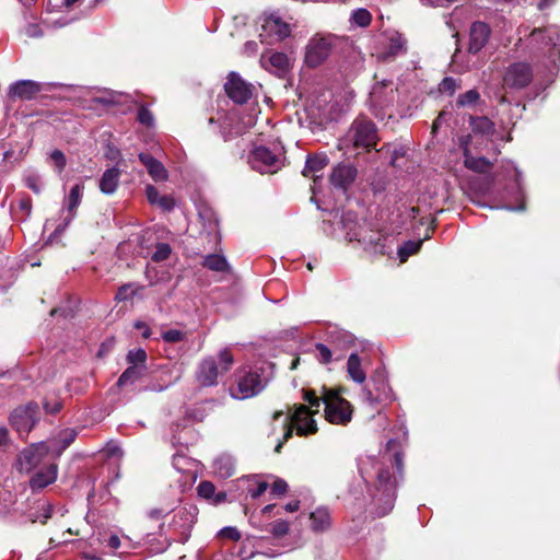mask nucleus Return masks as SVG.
<instances>
[{
  "label": "nucleus",
  "instance_id": "nucleus-50",
  "mask_svg": "<svg viewBox=\"0 0 560 560\" xmlns=\"http://www.w3.org/2000/svg\"><path fill=\"white\" fill-rule=\"evenodd\" d=\"M457 89L456 80L453 78H444L440 83V91L448 94H453Z\"/></svg>",
  "mask_w": 560,
  "mask_h": 560
},
{
  "label": "nucleus",
  "instance_id": "nucleus-21",
  "mask_svg": "<svg viewBox=\"0 0 560 560\" xmlns=\"http://www.w3.org/2000/svg\"><path fill=\"white\" fill-rule=\"evenodd\" d=\"M468 138H462L460 147L463 149L464 154V165L474 172L477 173H486L492 167V163L482 156L476 158L470 153L468 148Z\"/></svg>",
  "mask_w": 560,
  "mask_h": 560
},
{
  "label": "nucleus",
  "instance_id": "nucleus-43",
  "mask_svg": "<svg viewBox=\"0 0 560 560\" xmlns=\"http://www.w3.org/2000/svg\"><path fill=\"white\" fill-rule=\"evenodd\" d=\"M289 523L282 520L276 521L269 525V532L276 538H281L289 533Z\"/></svg>",
  "mask_w": 560,
  "mask_h": 560
},
{
  "label": "nucleus",
  "instance_id": "nucleus-26",
  "mask_svg": "<svg viewBox=\"0 0 560 560\" xmlns=\"http://www.w3.org/2000/svg\"><path fill=\"white\" fill-rule=\"evenodd\" d=\"M120 170L118 167H112L106 170L100 179V190L105 195H113L119 184Z\"/></svg>",
  "mask_w": 560,
  "mask_h": 560
},
{
  "label": "nucleus",
  "instance_id": "nucleus-16",
  "mask_svg": "<svg viewBox=\"0 0 560 560\" xmlns=\"http://www.w3.org/2000/svg\"><path fill=\"white\" fill-rule=\"evenodd\" d=\"M47 442H39L23 450L19 456V464L22 470L30 471L36 467L44 456L51 453Z\"/></svg>",
  "mask_w": 560,
  "mask_h": 560
},
{
  "label": "nucleus",
  "instance_id": "nucleus-47",
  "mask_svg": "<svg viewBox=\"0 0 560 560\" xmlns=\"http://www.w3.org/2000/svg\"><path fill=\"white\" fill-rule=\"evenodd\" d=\"M316 358L320 363L327 364L331 361V351L324 343H316Z\"/></svg>",
  "mask_w": 560,
  "mask_h": 560
},
{
  "label": "nucleus",
  "instance_id": "nucleus-56",
  "mask_svg": "<svg viewBox=\"0 0 560 560\" xmlns=\"http://www.w3.org/2000/svg\"><path fill=\"white\" fill-rule=\"evenodd\" d=\"M26 186L33 190L35 194H39L42 190V185L39 183V178L37 176H27L25 179Z\"/></svg>",
  "mask_w": 560,
  "mask_h": 560
},
{
  "label": "nucleus",
  "instance_id": "nucleus-35",
  "mask_svg": "<svg viewBox=\"0 0 560 560\" xmlns=\"http://www.w3.org/2000/svg\"><path fill=\"white\" fill-rule=\"evenodd\" d=\"M388 40H389V43H388V46H387V49L385 52V55L387 57H396L406 50V48H405L406 40L402 38V36L399 33H397V32L393 33L389 36Z\"/></svg>",
  "mask_w": 560,
  "mask_h": 560
},
{
  "label": "nucleus",
  "instance_id": "nucleus-63",
  "mask_svg": "<svg viewBox=\"0 0 560 560\" xmlns=\"http://www.w3.org/2000/svg\"><path fill=\"white\" fill-rule=\"evenodd\" d=\"M107 546L112 549H118L120 547V538L117 535H112L108 538Z\"/></svg>",
  "mask_w": 560,
  "mask_h": 560
},
{
  "label": "nucleus",
  "instance_id": "nucleus-37",
  "mask_svg": "<svg viewBox=\"0 0 560 560\" xmlns=\"http://www.w3.org/2000/svg\"><path fill=\"white\" fill-rule=\"evenodd\" d=\"M470 125L475 132L490 135L494 130V124L487 117H471Z\"/></svg>",
  "mask_w": 560,
  "mask_h": 560
},
{
  "label": "nucleus",
  "instance_id": "nucleus-19",
  "mask_svg": "<svg viewBox=\"0 0 560 560\" xmlns=\"http://www.w3.org/2000/svg\"><path fill=\"white\" fill-rule=\"evenodd\" d=\"M387 237L377 231H363L360 229L359 236L354 240L361 243L364 246V249L372 252L374 254L384 255L385 250V242Z\"/></svg>",
  "mask_w": 560,
  "mask_h": 560
},
{
  "label": "nucleus",
  "instance_id": "nucleus-6",
  "mask_svg": "<svg viewBox=\"0 0 560 560\" xmlns=\"http://www.w3.org/2000/svg\"><path fill=\"white\" fill-rule=\"evenodd\" d=\"M375 488L376 493L374 494V500L378 503H384V505L380 508L381 510L378 512V514L383 516L392 511L396 499V481L389 469L386 468L378 470Z\"/></svg>",
  "mask_w": 560,
  "mask_h": 560
},
{
  "label": "nucleus",
  "instance_id": "nucleus-64",
  "mask_svg": "<svg viewBox=\"0 0 560 560\" xmlns=\"http://www.w3.org/2000/svg\"><path fill=\"white\" fill-rule=\"evenodd\" d=\"M300 508V502L299 501H292V502H289L288 504H285L284 509L287 512H295L298 511Z\"/></svg>",
  "mask_w": 560,
  "mask_h": 560
},
{
  "label": "nucleus",
  "instance_id": "nucleus-36",
  "mask_svg": "<svg viewBox=\"0 0 560 560\" xmlns=\"http://www.w3.org/2000/svg\"><path fill=\"white\" fill-rule=\"evenodd\" d=\"M202 266L213 271H225L229 268L226 259L217 254L208 255L203 258Z\"/></svg>",
  "mask_w": 560,
  "mask_h": 560
},
{
  "label": "nucleus",
  "instance_id": "nucleus-31",
  "mask_svg": "<svg viewBox=\"0 0 560 560\" xmlns=\"http://www.w3.org/2000/svg\"><path fill=\"white\" fill-rule=\"evenodd\" d=\"M311 527L315 532H323L330 526V514L327 509L318 508L311 513Z\"/></svg>",
  "mask_w": 560,
  "mask_h": 560
},
{
  "label": "nucleus",
  "instance_id": "nucleus-39",
  "mask_svg": "<svg viewBox=\"0 0 560 560\" xmlns=\"http://www.w3.org/2000/svg\"><path fill=\"white\" fill-rule=\"evenodd\" d=\"M371 13L365 9H357L351 14V21L360 27L368 26L371 23Z\"/></svg>",
  "mask_w": 560,
  "mask_h": 560
},
{
  "label": "nucleus",
  "instance_id": "nucleus-8",
  "mask_svg": "<svg viewBox=\"0 0 560 560\" xmlns=\"http://www.w3.org/2000/svg\"><path fill=\"white\" fill-rule=\"evenodd\" d=\"M284 425L287 431L284 433V441L292 435V427L296 429L299 435H307L317 432V425L312 418L308 407L304 405L296 406L294 413L285 419Z\"/></svg>",
  "mask_w": 560,
  "mask_h": 560
},
{
  "label": "nucleus",
  "instance_id": "nucleus-29",
  "mask_svg": "<svg viewBox=\"0 0 560 560\" xmlns=\"http://www.w3.org/2000/svg\"><path fill=\"white\" fill-rule=\"evenodd\" d=\"M213 470L221 478H229L235 471V462L231 455L221 454L213 460Z\"/></svg>",
  "mask_w": 560,
  "mask_h": 560
},
{
  "label": "nucleus",
  "instance_id": "nucleus-41",
  "mask_svg": "<svg viewBox=\"0 0 560 560\" xmlns=\"http://www.w3.org/2000/svg\"><path fill=\"white\" fill-rule=\"evenodd\" d=\"M480 98V95L477 90L472 89L469 90L460 95H458L457 98V105L465 107V106H471L475 105Z\"/></svg>",
  "mask_w": 560,
  "mask_h": 560
},
{
  "label": "nucleus",
  "instance_id": "nucleus-61",
  "mask_svg": "<svg viewBox=\"0 0 560 560\" xmlns=\"http://www.w3.org/2000/svg\"><path fill=\"white\" fill-rule=\"evenodd\" d=\"M258 50V45L256 42L254 40H248L245 43L244 45V54H246L247 56H253L257 52Z\"/></svg>",
  "mask_w": 560,
  "mask_h": 560
},
{
  "label": "nucleus",
  "instance_id": "nucleus-1",
  "mask_svg": "<svg viewBox=\"0 0 560 560\" xmlns=\"http://www.w3.org/2000/svg\"><path fill=\"white\" fill-rule=\"evenodd\" d=\"M378 141L375 124L363 116L353 120L346 135L339 139L338 149L346 153L350 150L371 151Z\"/></svg>",
  "mask_w": 560,
  "mask_h": 560
},
{
  "label": "nucleus",
  "instance_id": "nucleus-7",
  "mask_svg": "<svg viewBox=\"0 0 560 560\" xmlns=\"http://www.w3.org/2000/svg\"><path fill=\"white\" fill-rule=\"evenodd\" d=\"M261 21V33L259 34L261 43L273 44L289 36L290 26L282 21L278 13H264Z\"/></svg>",
  "mask_w": 560,
  "mask_h": 560
},
{
  "label": "nucleus",
  "instance_id": "nucleus-58",
  "mask_svg": "<svg viewBox=\"0 0 560 560\" xmlns=\"http://www.w3.org/2000/svg\"><path fill=\"white\" fill-rule=\"evenodd\" d=\"M25 34L28 37H40L43 35V31L38 24L31 23L25 27Z\"/></svg>",
  "mask_w": 560,
  "mask_h": 560
},
{
  "label": "nucleus",
  "instance_id": "nucleus-11",
  "mask_svg": "<svg viewBox=\"0 0 560 560\" xmlns=\"http://www.w3.org/2000/svg\"><path fill=\"white\" fill-rule=\"evenodd\" d=\"M197 515L198 509L194 504H185L174 514L171 526L179 533V542L185 544L190 537V532L197 520Z\"/></svg>",
  "mask_w": 560,
  "mask_h": 560
},
{
  "label": "nucleus",
  "instance_id": "nucleus-22",
  "mask_svg": "<svg viewBox=\"0 0 560 560\" xmlns=\"http://www.w3.org/2000/svg\"><path fill=\"white\" fill-rule=\"evenodd\" d=\"M58 466L49 464L45 468L38 470L30 480V486L33 490H39L48 485L55 482L57 479Z\"/></svg>",
  "mask_w": 560,
  "mask_h": 560
},
{
  "label": "nucleus",
  "instance_id": "nucleus-30",
  "mask_svg": "<svg viewBox=\"0 0 560 560\" xmlns=\"http://www.w3.org/2000/svg\"><path fill=\"white\" fill-rule=\"evenodd\" d=\"M147 371V365H135L127 368L117 381V386L124 387L132 385L143 377Z\"/></svg>",
  "mask_w": 560,
  "mask_h": 560
},
{
  "label": "nucleus",
  "instance_id": "nucleus-60",
  "mask_svg": "<svg viewBox=\"0 0 560 560\" xmlns=\"http://www.w3.org/2000/svg\"><path fill=\"white\" fill-rule=\"evenodd\" d=\"M268 489V483L266 481H261L258 483L257 488L254 490H249L250 497L253 499H257Z\"/></svg>",
  "mask_w": 560,
  "mask_h": 560
},
{
  "label": "nucleus",
  "instance_id": "nucleus-10",
  "mask_svg": "<svg viewBox=\"0 0 560 560\" xmlns=\"http://www.w3.org/2000/svg\"><path fill=\"white\" fill-rule=\"evenodd\" d=\"M533 80V69L529 63L518 61L506 67L503 73V88L522 90Z\"/></svg>",
  "mask_w": 560,
  "mask_h": 560
},
{
  "label": "nucleus",
  "instance_id": "nucleus-15",
  "mask_svg": "<svg viewBox=\"0 0 560 560\" xmlns=\"http://www.w3.org/2000/svg\"><path fill=\"white\" fill-rule=\"evenodd\" d=\"M222 373L214 358L202 359L196 369L195 377L199 386L209 387L218 383V376Z\"/></svg>",
  "mask_w": 560,
  "mask_h": 560
},
{
  "label": "nucleus",
  "instance_id": "nucleus-44",
  "mask_svg": "<svg viewBox=\"0 0 560 560\" xmlns=\"http://www.w3.org/2000/svg\"><path fill=\"white\" fill-rule=\"evenodd\" d=\"M171 246L166 243L156 244L155 252L152 254V260L160 262L167 259L171 255Z\"/></svg>",
  "mask_w": 560,
  "mask_h": 560
},
{
  "label": "nucleus",
  "instance_id": "nucleus-9",
  "mask_svg": "<svg viewBox=\"0 0 560 560\" xmlns=\"http://www.w3.org/2000/svg\"><path fill=\"white\" fill-rule=\"evenodd\" d=\"M39 420V408L35 402L18 407L11 413L10 421L12 427L21 436L27 435Z\"/></svg>",
  "mask_w": 560,
  "mask_h": 560
},
{
  "label": "nucleus",
  "instance_id": "nucleus-49",
  "mask_svg": "<svg viewBox=\"0 0 560 560\" xmlns=\"http://www.w3.org/2000/svg\"><path fill=\"white\" fill-rule=\"evenodd\" d=\"M219 360H220V365H221V370L220 371L222 373L229 371L231 365L234 362L233 355H232V353L229 350H222L219 353Z\"/></svg>",
  "mask_w": 560,
  "mask_h": 560
},
{
  "label": "nucleus",
  "instance_id": "nucleus-12",
  "mask_svg": "<svg viewBox=\"0 0 560 560\" xmlns=\"http://www.w3.org/2000/svg\"><path fill=\"white\" fill-rule=\"evenodd\" d=\"M252 167L260 173H275L281 165V155L271 152L266 147H258L249 155Z\"/></svg>",
  "mask_w": 560,
  "mask_h": 560
},
{
  "label": "nucleus",
  "instance_id": "nucleus-46",
  "mask_svg": "<svg viewBox=\"0 0 560 560\" xmlns=\"http://www.w3.org/2000/svg\"><path fill=\"white\" fill-rule=\"evenodd\" d=\"M138 121L147 127H152L154 125L153 114L145 106H141L138 110Z\"/></svg>",
  "mask_w": 560,
  "mask_h": 560
},
{
  "label": "nucleus",
  "instance_id": "nucleus-48",
  "mask_svg": "<svg viewBox=\"0 0 560 560\" xmlns=\"http://www.w3.org/2000/svg\"><path fill=\"white\" fill-rule=\"evenodd\" d=\"M50 159L52 160L57 172L60 174L67 164L65 154L60 150H55L51 152Z\"/></svg>",
  "mask_w": 560,
  "mask_h": 560
},
{
  "label": "nucleus",
  "instance_id": "nucleus-27",
  "mask_svg": "<svg viewBox=\"0 0 560 560\" xmlns=\"http://www.w3.org/2000/svg\"><path fill=\"white\" fill-rule=\"evenodd\" d=\"M84 191V185L83 184H75L69 192V196L66 200V209L68 211V215L66 218V223L68 224L70 221H72L77 213V208L81 203L82 196Z\"/></svg>",
  "mask_w": 560,
  "mask_h": 560
},
{
  "label": "nucleus",
  "instance_id": "nucleus-54",
  "mask_svg": "<svg viewBox=\"0 0 560 560\" xmlns=\"http://www.w3.org/2000/svg\"><path fill=\"white\" fill-rule=\"evenodd\" d=\"M156 205L164 211H171L175 207V200L171 195H165L161 197Z\"/></svg>",
  "mask_w": 560,
  "mask_h": 560
},
{
  "label": "nucleus",
  "instance_id": "nucleus-2",
  "mask_svg": "<svg viewBox=\"0 0 560 560\" xmlns=\"http://www.w3.org/2000/svg\"><path fill=\"white\" fill-rule=\"evenodd\" d=\"M527 48L533 58H547L553 68H557V62H560V28L557 25H550L533 30Z\"/></svg>",
  "mask_w": 560,
  "mask_h": 560
},
{
  "label": "nucleus",
  "instance_id": "nucleus-23",
  "mask_svg": "<svg viewBox=\"0 0 560 560\" xmlns=\"http://www.w3.org/2000/svg\"><path fill=\"white\" fill-rule=\"evenodd\" d=\"M139 160L147 167L148 173L155 182H163L167 179L168 174L166 168L155 158L148 153H140Z\"/></svg>",
  "mask_w": 560,
  "mask_h": 560
},
{
  "label": "nucleus",
  "instance_id": "nucleus-13",
  "mask_svg": "<svg viewBox=\"0 0 560 560\" xmlns=\"http://www.w3.org/2000/svg\"><path fill=\"white\" fill-rule=\"evenodd\" d=\"M254 85L243 80L236 72H231L224 84L228 96L237 104L247 103L254 92Z\"/></svg>",
  "mask_w": 560,
  "mask_h": 560
},
{
  "label": "nucleus",
  "instance_id": "nucleus-17",
  "mask_svg": "<svg viewBox=\"0 0 560 560\" xmlns=\"http://www.w3.org/2000/svg\"><path fill=\"white\" fill-rule=\"evenodd\" d=\"M43 90L39 82L33 80H20L12 83L8 95L12 100L31 101L34 100Z\"/></svg>",
  "mask_w": 560,
  "mask_h": 560
},
{
  "label": "nucleus",
  "instance_id": "nucleus-5",
  "mask_svg": "<svg viewBox=\"0 0 560 560\" xmlns=\"http://www.w3.org/2000/svg\"><path fill=\"white\" fill-rule=\"evenodd\" d=\"M322 399L325 405V417L328 422L345 425L351 421L352 408L348 400L325 387L323 388Z\"/></svg>",
  "mask_w": 560,
  "mask_h": 560
},
{
  "label": "nucleus",
  "instance_id": "nucleus-38",
  "mask_svg": "<svg viewBox=\"0 0 560 560\" xmlns=\"http://www.w3.org/2000/svg\"><path fill=\"white\" fill-rule=\"evenodd\" d=\"M422 245V241H408L405 242L401 247L398 248V256L400 261H406L409 256L418 253Z\"/></svg>",
  "mask_w": 560,
  "mask_h": 560
},
{
  "label": "nucleus",
  "instance_id": "nucleus-51",
  "mask_svg": "<svg viewBox=\"0 0 560 560\" xmlns=\"http://www.w3.org/2000/svg\"><path fill=\"white\" fill-rule=\"evenodd\" d=\"M303 399L308 402L310 407L316 408V410L320 406V401H323L322 397H317L313 390H304Z\"/></svg>",
  "mask_w": 560,
  "mask_h": 560
},
{
  "label": "nucleus",
  "instance_id": "nucleus-18",
  "mask_svg": "<svg viewBox=\"0 0 560 560\" xmlns=\"http://www.w3.org/2000/svg\"><path fill=\"white\" fill-rule=\"evenodd\" d=\"M491 35V28L485 22H474L470 26L469 46L470 54L479 52L488 43Z\"/></svg>",
  "mask_w": 560,
  "mask_h": 560
},
{
  "label": "nucleus",
  "instance_id": "nucleus-52",
  "mask_svg": "<svg viewBox=\"0 0 560 560\" xmlns=\"http://www.w3.org/2000/svg\"><path fill=\"white\" fill-rule=\"evenodd\" d=\"M145 195H147L148 201L151 205H156L162 197L160 195L159 190L152 185H147Z\"/></svg>",
  "mask_w": 560,
  "mask_h": 560
},
{
  "label": "nucleus",
  "instance_id": "nucleus-42",
  "mask_svg": "<svg viewBox=\"0 0 560 560\" xmlns=\"http://www.w3.org/2000/svg\"><path fill=\"white\" fill-rule=\"evenodd\" d=\"M127 361L131 366L145 365L147 352L140 348L130 350L127 354Z\"/></svg>",
  "mask_w": 560,
  "mask_h": 560
},
{
  "label": "nucleus",
  "instance_id": "nucleus-28",
  "mask_svg": "<svg viewBox=\"0 0 560 560\" xmlns=\"http://www.w3.org/2000/svg\"><path fill=\"white\" fill-rule=\"evenodd\" d=\"M328 164V158L325 154H315L308 156L304 170L302 174L305 177L313 176L314 182H316L320 176L317 175L318 172H322Z\"/></svg>",
  "mask_w": 560,
  "mask_h": 560
},
{
  "label": "nucleus",
  "instance_id": "nucleus-34",
  "mask_svg": "<svg viewBox=\"0 0 560 560\" xmlns=\"http://www.w3.org/2000/svg\"><path fill=\"white\" fill-rule=\"evenodd\" d=\"M340 222L342 224V228L347 231V237L349 238V241H354L360 233V230L357 231V214L352 211H346L341 214Z\"/></svg>",
  "mask_w": 560,
  "mask_h": 560
},
{
  "label": "nucleus",
  "instance_id": "nucleus-55",
  "mask_svg": "<svg viewBox=\"0 0 560 560\" xmlns=\"http://www.w3.org/2000/svg\"><path fill=\"white\" fill-rule=\"evenodd\" d=\"M133 294V291L131 290V284H125V285H121L117 293H116V296L115 299L117 301H126L128 300L131 295Z\"/></svg>",
  "mask_w": 560,
  "mask_h": 560
},
{
  "label": "nucleus",
  "instance_id": "nucleus-62",
  "mask_svg": "<svg viewBox=\"0 0 560 560\" xmlns=\"http://www.w3.org/2000/svg\"><path fill=\"white\" fill-rule=\"evenodd\" d=\"M364 395H365V399H366L371 405H373V404H375V402H378V401L383 400V398H382V396H381V395L374 396L370 389H365V390H364Z\"/></svg>",
  "mask_w": 560,
  "mask_h": 560
},
{
  "label": "nucleus",
  "instance_id": "nucleus-53",
  "mask_svg": "<svg viewBox=\"0 0 560 560\" xmlns=\"http://www.w3.org/2000/svg\"><path fill=\"white\" fill-rule=\"evenodd\" d=\"M220 536L234 541L241 539V533L235 527H224L220 530Z\"/></svg>",
  "mask_w": 560,
  "mask_h": 560
},
{
  "label": "nucleus",
  "instance_id": "nucleus-25",
  "mask_svg": "<svg viewBox=\"0 0 560 560\" xmlns=\"http://www.w3.org/2000/svg\"><path fill=\"white\" fill-rule=\"evenodd\" d=\"M260 63L265 69L280 73L289 68V58L283 52H272L270 55H261Z\"/></svg>",
  "mask_w": 560,
  "mask_h": 560
},
{
  "label": "nucleus",
  "instance_id": "nucleus-57",
  "mask_svg": "<svg viewBox=\"0 0 560 560\" xmlns=\"http://www.w3.org/2000/svg\"><path fill=\"white\" fill-rule=\"evenodd\" d=\"M288 489V483L282 480L278 479L276 480L271 486V492L276 495H282Z\"/></svg>",
  "mask_w": 560,
  "mask_h": 560
},
{
  "label": "nucleus",
  "instance_id": "nucleus-14",
  "mask_svg": "<svg viewBox=\"0 0 560 560\" xmlns=\"http://www.w3.org/2000/svg\"><path fill=\"white\" fill-rule=\"evenodd\" d=\"M254 125L253 118L247 121L241 119L238 113L230 112L221 124V135L224 141H230L235 137L245 133Z\"/></svg>",
  "mask_w": 560,
  "mask_h": 560
},
{
  "label": "nucleus",
  "instance_id": "nucleus-4",
  "mask_svg": "<svg viewBox=\"0 0 560 560\" xmlns=\"http://www.w3.org/2000/svg\"><path fill=\"white\" fill-rule=\"evenodd\" d=\"M266 385L267 378L258 369L241 371L236 375L235 385L230 388V394L238 400L248 399L261 393Z\"/></svg>",
  "mask_w": 560,
  "mask_h": 560
},
{
  "label": "nucleus",
  "instance_id": "nucleus-33",
  "mask_svg": "<svg viewBox=\"0 0 560 560\" xmlns=\"http://www.w3.org/2000/svg\"><path fill=\"white\" fill-rule=\"evenodd\" d=\"M347 372L349 376L359 384H362L365 381L366 375L361 366V360L357 353H351L348 358Z\"/></svg>",
  "mask_w": 560,
  "mask_h": 560
},
{
  "label": "nucleus",
  "instance_id": "nucleus-3",
  "mask_svg": "<svg viewBox=\"0 0 560 560\" xmlns=\"http://www.w3.org/2000/svg\"><path fill=\"white\" fill-rule=\"evenodd\" d=\"M348 44V39L336 35H316L306 46L305 62L311 68L320 66L332 54H337L343 46Z\"/></svg>",
  "mask_w": 560,
  "mask_h": 560
},
{
  "label": "nucleus",
  "instance_id": "nucleus-40",
  "mask_svg": "<svg viewBox=\"0 0 560 560\" xmlns=\"http://www.w3.org/2000/svg\"><path fill=\"white\" fill-rule=\"evenodd\" d=\"M187 332L180 329H170L162 332V339L168 343H177L187 340Z\"/></svg>",
  "mask_w": 560,
  "mask_h": 560
},
{
  "label": "nucleus",
  "instance_id": "nucleus-45",
  "mask_svg": "<svg viewBox=\"0 0 560 560\" xmlns=\"http://www.w3.org/2000/svg\"><path fill=\"white\" fill-rule=\"evenodd\" d=\"M198 494L205 499H211L215 494V487L210 481H201L197 488Z\"/></svg>",
  "mask_w": 560,
  "mask_h": 560
},
{
  "label": "nucleus",
  "instance_id": "nucleus-32",
  "mask_svg": "<svg viewBox=\"0 0 560 560\" xmlns=\"http://www.w3.org/2000/svg\"><path fill=\"white\" fill-rule=\"evenodd\" d=\"M386 85L384 83L376 84L371 91V102L380 107H384L394 101V90L390 89L387 93L385 91Z\"/></svg>",
  "mask_w": 560,
  "mask_h": 560
},
{
  "label": "nucleus",
  "instance_id": "nucleus-20",
  "mask_svg": "<svg viewBox=\"0 0 560 560\" xmlns=\"http://www.w3.org/2000/svg\"><path fill=\"white\" fill-rule=\"evenodd\" d=\"M357 168L349 164H338L330 174L331 184L341 189H347L355 179Z\"/></svg>",
  "mask_w": 560,
  "mask_h": 560
},
{
  "label": "nucleus",
  "instance_id": "nucleus-24",
  "mask_svg": "<svg viewBox=\"0 0 560 560\" xmlns=\"http://www.w3.org/2000/svg\"><path fill=\"white\" fill-rule=\"evenodd\" d=\"M77 431L74 429H65L58 436L47 444L51 448L50 452L56 456H60L61 453L75 440Z\"/></svg>",
  "mask_w": 560,
  "mask_h": 560
},
{
  "label": "nucleus",
  "instance_id": "nucleus-59",
  "mask_svg": "<svg viewBox=\"0 0 560 560\" xmlns=\"http://www.w3.org/2000/svg\"><path fill=\"white\" fill-rule=\"evenodd\" d=\"M44 408H45V410H46V412H47V413L55 415V413H57V412H59V411H60V409H61V402H60V401H58V400H55V401H52V402H50V401H46V402L44 404Z\"/></svg>",
  "mask_w": 560,
  "mask_h": 560
}]
</instances>
